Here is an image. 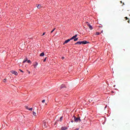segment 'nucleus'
Returning a JSON list of instances; mask_svg holds the SVG:
<instances>
[{
    "mask_svg": "<svg viewBox=\"0 0 130 130\" xmlns=\"http://www.w3.org/2000/svg\"><path fill=\"white\" fill-rule=\"evenodd\" d=\"M87 43H89V42L86 41H79L75 43V45H77V44H79V45H81V44H87Z\"/></svg>",
    "mask_w": 130,
    "mask_h": 130,
    "instance_id": "nucleus-1",
    "label": "nucleus"
},
{
    "mask_svg": "<svg viewBox=\"0 0 130 130\" xmlns=\"http://www.w3.org/2000/svg\"><path fill=\"white\" fill-rule=\"evenodd\" d=\"M74 121L75 122H79V121L80 122L81 119L80 118V117H77L74 116Z\"/></svg>",
    "mask_w": 130,
    "mask_h": 130,
    "instance_id": "nucleus-2",
    "label": "nucleus"
},
{
    "mask_svg": "<svg viewBox=\"0 0 130 130\" xmlns=\"http://www.w3.org/2000/svg\"><path fill=\"white\" fill-rule=\"evenodd\" d=\"M67 87H66V85L64 84H62L60 87V90H62V91H66V88Z\"/></svg>",
    "mask_w": 130,
    "mask_h": 130,
    "instance_id": "nucleus-3",
    "label": "nucleus"
},
{
    "mask_svg": "<svg viewBox=\"0 0 130 130\" xmlns=\"http://www.w3.org/2000/svg\"><path fill=\"white\" fill-rule=\"evenodd\" d=\"M86 24H87V25L88 26V27H89L90 30H92L93 29V27L91 26V25H90V24H89V22H86Z\"/></svg>",
    "mask_w": 130,
    "mask_h": 130,
    "instance_id": "nucleus-4",
    "label": "nucleus"
},
{
    "mask_svg": "<svg viewBox=\"0 0 130 130\" xmlns=\"http://www.w3.org/2000/svg\"><path fill=\"white\" fill-rule=\"evenodd\" d=\"M11 73H12V74H13L15 76H18V72H16L15 71H12Z\"/></svg>",
    "mask_w": 130,
    "mask_h": 130,
    "instance_id": "nucleus-5",
    "label": "nucleus"
},
{
    "mask_svg": "<svg viewBox=\"0 0 130 130\" xmlns=\"http://www.w3.org/2000/svg\"><path fill=\"white\" fill-rule=\"evenodd\" d=\"M43 125L44 126V127H47V123H46V122H44Z\"/></svg>",
    "mask_w": 130,
    "mask_h": 130,
    "instance_id": "nucleus-6",
    "label": "nucleus"
},
{
    "mask_svg": "<svg viewBox=\"0 0 130 130\" xmlns=\"http://www.w3.org/2000/svg\"><path fill=\"white\" fill-rule=\"evenodd\" d=\"M71 40H71V39H68V40L65 41V42H64V44L66 43H68V42H70V41H71Z\"/></svg>",
    "mask_w": 130,
    "mask_h": 130,
    "instance_id": "nucleus-7",
    "label": "nucleus"
},
{
    "mask_svg": "<svg viewBox=\"0 0 130 130\" xmlns=\"http://www.w3.org/2000/svg\"><path fill=\"white\" fill-rule=\"evenodd\" d=\"M37 66H38V63H37V62H36L34 65L35 69H36V67H37Z\"/></svg>",
    "mask_w": 130,
    "mask_h": 130,
    "instance_id": "nucleus-8",
    "label": "nucleus"
},
{
    "mask_svg": "<svg viewBox=\"0 0 130 130\" xmlns=\"http://www.w3.org/2000/svg\"><path fill=\"white\" fill-rule=\"evenodd\" d=\"M61 130L68 129V127H61Z\"/></svg>",
    "mask_w": 130,
    "mask_h": 130,
    "instance_id": "nucleus-9",
    "label": "nucleus"
},
{
    "mask_svg": "<svg viewBox=\"0 0 130 130\" xmlns=\"http://www.w3.org/2000/svg\"><path fill=\"white\" fill-rule=\"evenodd\" d=\"M27 60H28V58H26L25 59H24L23 61V63H25V62H26V61H27Z\"/></svg>",
    "mask_w": 130,
    "mask_h": 130,
    "instance_id": "nucleus-10",
    "label": "nucleus"
},
{
    "mask_svg": "<svg viewBox=\"0 0 130 130\" xmlns=\"http://www.w3.org/2000/svg\"><path fill=\"white\" fill-rule=\"evenodd\" d=\"M40 56H44V53L42 52L40 54Z\"/></svg>",
    "mask_w": 130,
    "mask_h": 130,
    "instance_id": "nucleus-11",
    "label": "nucleus"
},
{
    "mask_svg": "<svg viewBox=\"0 0 130 130\" xmlns=\"http://www.w3.org/2000/svg\"><path fill=\"white\" fill-rule=\"evenodd\" d=\"M75 38H76V37L74 36L72 38L70 39V40H73V39H75Z\"/></svg>",
    "mask_w": 130,
    "mask_h": 130,
    "instance_id": "nucleus-12",
    "label": "nucleus"
},
{
    "mask_svg": "<svg viewBox=\"0 0 130 130\" xmlns=\"http://www.w3.org/2000/svg\"><path fill=\"white\" fill-rule=\"evenodd\" d=\"M37 8L38 9H40V8H41V5H38Z\"/></svg>",
    "mask_w": 130,
    "mask_h": 130,
    "instance_id": "nucleus-13",
    "label": "nucleus"
},
{
    "mask_svg": "<svg viewBox=\"0 0 130 130\" xmlns=\"http://www.w3.org/2000/svg\"><path fill=\"white\" fill-rule=\"evenodd\" d=\"M32 114H33V115H34V116H36V112H33Z\"/></svg>",
    "mask_w": 130,
    "mask_h": 130,
    "instance_id": "nucleus-14",
    "label": "nucleus"
},
{
    "mask_svg": "<svg viewBox=\"0 0 130 130\" xmlns=\"http://www.w3.org/2000/svg\"><path fill=\"white\" fill-rule=\"evenodd\" d=\"M95 35H100V32H96Z\"/></svg>",
    "mask_w": 130,
    "mask_h": 130,
    "instance_id": "nucleus-15",
    "label": "nucleus"
},
{
    "mask_svg": "<svg viewBox=\"0 0 130 130\" xmlns=\"http://www.w3.org/2000/svg\"><path fill=\"white\" fill-rule=\"evenodd\" d=\"M3 82H4V83H6V82H7V79H4L3 80Z\"/></svg>",
    "mask_w": 130,
    "mask_h": 130,
    "instance_id": "nucleus-16",
    "label": "nucleus"
},
{
    "mask_svg": "<svg viewBox=\"0 0 130 130\" xmlns=\"http://www.w3.org/2000/svg\"><path fill=\"white\" fill-rule=\"evenodd\" d=\"M27 61L28 63H31V60H27Z\"/></svg>",
    "mask_w": 130,
    "mask_h": 130,
    "instance_id": "nucleus-17",
    "label": "nucleus"
},
{
    "mask_svg": "<svg viewBox=\"0 0 130 130\" xmlns=\"http://www.w3.org/2000/svg\"><path fill=\"white\" fill-rule=\"evenodd\" d=\"M62 118H63V117L61 116L60 118V121H61V120H62Z\"/></svg>",
    "mask_w": 130,
    "mask_h": 130,
    "instance_id": "nucleus-18",
    "label": "nucleus"
},
{
    "mask_svg": "<svg viewBox=\"0 0 130 130\" xmlns=\"http://www.w3.org/2000/svg\"><path fill=\"white\" fill-rule=\"evenodd\" d=\"M33 108H29L28 109V110H29L30 111H32Z\"/></svg>",
    "mask_w": 130,
    "mask_h": 130,
    "instance_id": "nucleus-19",
    "label": "nucleus"
},
{
    "mask_svg": "<svg viewBox=\"0 0 130 130\" xmlns=\"http://www.w3.org/2000/svg\"><path fill=\"white\" fill-rule=\"evenodd\" d=\"M78 41V38H75L74 39V41Z\"/></svg>",
    "mask_w": 130,
    "mask_h": 130,
    "instance_id": "nucleus-20",
    "label": "nucleus"
},
{
    "mask_svg": "<svg viewBox=\"0 0 130 130\" xmlns=\"http://www.w3.org/2000/svg\"><path fill=\"white\" fill-rule=\"evenodd\" d=\"M20 72H21V73H24V71L21 69H19Z\"/></svg>",
    "mask_w": 130,
    "mask_h": 130,
    "instance_id": "nucleus-21",
    "label": "nucleus"
},
{
    "mask_svg": "<svg viewBox=\"0 0 130 130\" xmlns=\"http://www.w3.org/2000/svg\"><path fill=\"white\" fill-rule=\"evenodd\" d=\"M42 103H44L45 102V100H43L42 101Z\"/></svg>",
    "mask_w": 130,
    "mask_h": 130,
    "instance_id": "nucleus-22",
    "label": "nucleus"
},
{
    "mask_svg": "<svg viewBox=\"0 0 130 130\" xmlns=\"http://www.w3.org/2000/svg\"><path fill=\"white\" fill-rule=\"evenodd\" d=\"M25 108L26 109H28V110L29 108H28V106H25Z\"/></svg>",
    "mask_w": 130,
    "mask_h": 130,
    "instance_id": "nucleus-23",
    "label": "nucleus"
},
{
    "mask_svg": "<svg viewBox=\"0 0 130 130\" xmlns=\"http://www.w3.org/2000/svg\"><path fill=\"white\" fill-rule=\"evenodd\" d=\"M54 30H55V28H54L51 31V33H52Z\"/></svg>",
    "mask_w": 130,
    "mask_h": 130,
    "instance_id": "nucleus-24",
    "label": "nucleus"
},
{
    "mask_svg": "<svg viewBox=\"0 0 130 130\" xmlns=\"http://www.w3.org/2000/svg\"><path fill=\"white\" fill-rule=\"evenodd\" d=\"M43 61L44 62H45V61H46V57L44 59Z\"/></svg>",
    "mask_w": 130,
    "mask_h": 130,
    "instance_id": "nucleus-25",
    "label": "nucleus"
},
{
    "mask_svg": "<svg viewBox=\"0 0 130 130\" xmlns=\"http://www.w3.org/2000/svg\"><path fill=\"white\" fill-rule=\"evenodd\" d=\"M74 36L75 37V38H77V37H78V35H75Z\"/></svg>",
    "mask_w": 130,
    "mask_h": 130,
    "instance_id": "nucleus-26",
    "label": "nucleus"
},
{
    "mask_svg": "<svg viewBox=\"0 0 130 130\" xmlns=\"http://www.w3.org/2000/svg\"><path fill=\"white\" fill-rule=\"evenodd\" d=\"M125 19L126 20H128V18H127V17H125Z\"/></svg>",
    "mask_w": 130,
    "mask_h": 130,
    "instance_id": "nucleus-27",
    "label": "nucleus"
},
{
    "mask_svg": "<svg viewBox=\"0 0 130 130\" xmlns=\"http://www.w3.org/2000/svg\"><path fill=\"white\" fill-rule=\"evenodd\" d=\"M44 35H45V32H44L42 35V36H44Z\"/></svg>",
    "mask_w": 130,
    "mask_h": 130,
    "instance_id": "nucleus-28",
    "label": "nucleus"
},
{
    "mask_svg": "<svg viewBox=\"0 0 130 130\" xmlns=\"http://www.w3.org/2000/svg\"><path fill=\"white\" fill-rule=\"evenodd\" d=\"M75 130H79V128H76Z\"/></svg>",
    "mask_w": 130,
    "mask_h": 130,
    "instance_id": "nucleus-29",
    "label": "nucleus"
},
{
    "mask_svg": "<svg viewBox=\"0 0 130 130\" xmlns=\"http://www.w3.org/2000/svg\"><path fill=\"white\" fill-rule=\"evenodd\" d=\"M64 59V57H62V59Z\"/></svg>",
    "mask_w": 130,
    "mask_h": 130,
    "instance_id": "nucleus-30",
    "label": "nucleus"
},
{
    "mask_svg": "<svg viewBox=\"0 0 130 130\" xmlns=\"http://www.w3.org/2000/svg\"><path fill=\"white\" fill-rule=\"evenodd\" d=\"M71 122H74V121H73V120H72V121H71Z\"/></svg>",
    "mask_w": 130,
    "mask_h": 130,
    "instance_id": "nucleus-31",
    "label": "nucleus"
},
{
    "mask_svg": "<svg viewBox=\"0 0 130 130\" xmlns=\"http://www.w3.org/2000/svg\"><path fill=\"white\" fill-rule=\"evenodd\" d=\"M128 23H129V20L128 21Z\"/></svg>",
    "mask_w": 130,
    "mask_h": 130,
    "instance_id": "nucleus-32",
    "label": "nucleus"
},
{
    "mask_svg": "<svg viewBox=\"0 0 130 130\" xmlns=\"http://www.w3.org/2000/svg\"><path fill=\"white\" fill-rule=\"evenodd\" d=\"M121 3H122V1H121Z\"/></svg>",
    "mask_w": 130,
    "mask_h": 130,
    "instance_id": "nucleus-33",
    "label": "nucleus"
},
{
    "mask_svg": "<svg viewBox=\"0 0 130 130\" xmlns=\"http://www.w3.org/2000/svg\"><path fill=\"white\" fill-rule=\"evenodd\" d=\"M105 108H106V106L105 107Z\"/></svg>",
    "mask_w": 130,
    "mask_h": 130,
    "instance_id": "nucleus-34",
    "label": "nucleus"
}]
</instances>
